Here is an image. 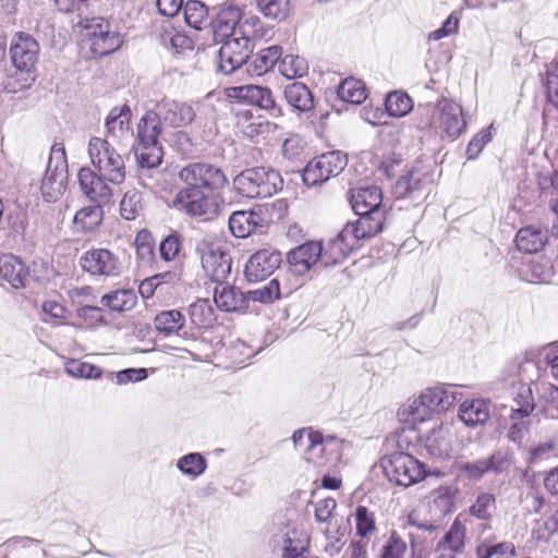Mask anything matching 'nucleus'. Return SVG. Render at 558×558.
<instances>
[{"label":"nucleus","instance_id":"obj_1","mask_svg":"<svg viewBox=\"0 0 558 558\" xmlns=\"http://www.w3.org/2000/svg\"><path fill=\"white\" fill-rule=\"evenodd\" d=\"M162 124L154 109L148 110L137 123L134 154L142 170L154 169L162 161L163 153L159 143Z\"/></svg>","mask_w":558,"mask_h":558},{"label":"nucleus","instance_id":"obj_2","mask_svg":"<svg viewBox=\"0 0 558 558\" xmlns=\"http://www.w3.org/2000/svg\"><path fill=\"white\" fill-rule=\"evenodd\" d=\"M463 398L460 388L456 385H440L427 388L413 399L407 407L414 421H425L435 413L449 410Z\"/></svg>","mask_w":558,"mask_h":558},{"label":"nucleus","instance_id":"obj_3","mask_svg":"<svg viewBox=\"0 0 558 558\" xmlns=\"http://www.w3.org/2000/svg\"><path fill=\"white\" fill-rule=\"evenodd\" d=\"M282 185L280 173L265 167L245 169L233 179L234 190L247 198L270 197L280 191Z\"/></svg>","mask_w":558,"mask_h":558},{"label":"nucleus","instance_id":"obj_4","mask_svg":"<svg viewBox=\"0 0 558 558\" xmlns=\"http://www.w3.org/2000/svg\"><path fill=\"white\" fill-rule=\"evenodd\" d=\"M88 156L98 173L112 184H121L126 175L123 157L105 138L94 136L88 142Z\"/></svg>","mask_w":558,"mask_h":558},{"label":"nucleus","instance_id":"obj_5","mask_svg":"<svg viewBox=\"0 0 558 558\" xmlns=\"http://www.w3.org/2000/svg\"><path fill=\"white\" fill-rule=\"evenodd\" d=\"M173 207L191 217L214 218L219 211V196L216 192L184 185L174 196Z\"/></svg>","mask_w":558,"mask_h":558},{"label":"nucleus","instance_id":"obj_6","mask_svg":"<svg viewBox=\"0 0 558 558\" xmlns=\"http://www.w3.org/2000/svg\"><path fill=\"white\" fill-rule=\"evenodd\" d=\"M381 468L390 482L403 487L418 483L427 474L422 462L404 452H395L384 458Z\"/></svg>","mask_w":558,"mask_h":558},{"label":"nucleus","instance_id":"obj_7","mask_svg":"<svg viewBox=\"0 0 558 558\" xmlns=\"http://www.w3.org/2000/svg\"><path fill=\"white\" fill-rule=\"evenodd\" d=\"M178 178L184 185L216 193L228 185L222 169L208 162L187 163L181 168Z\"/></svg>","mask_w":558,"mask_h":558},{"label":"nucleus","instance_id":"obj_8","mask_svg":"<svg viewBox=\"0 0 558 558\" xmlns=\"http://www.w3.org/2000/svg\"><path fill=\"white\" fill-rule=\"evenodd\" d=\"M68 182V162L65 150L53 145L41 181V194L47 202H56L65 191Z\"/></svg>","mask_w":558,"mask_h":558},{"label":"nucleus","instance_id":"obj_9","mask_svg":"<svg viewBox=\"0 0 558 558\" xmlns=\"http://www.w3.org/2000/svg\"><path fill=\"white\" fill-rule=\"evenodd\" d=\"M348 165L347 155L340 150L323 154L311 160L303 170L302 179L305 185L323 184L332 177L340 174Z\"/></svg>","mask_w":558,"mask_h":558},{"label":"nucleus","instance_id":"obj_10","mask_svg":"<svg viewBox=\"0 0 558 558\" xmlns=\"http://www.w3.org/2000/svg\"><path fill=\"white\" fill-rule=\"evenodd\" d=\"M201 255L202 268L206 277L215 282L226 281L231 272V257L221 245L207 239L201 240L196 245Z\"/></svg>","mask_w":558,"mask_h":558},{"label":"nucleus","instance_id":"obj_11","mask_svg":"<svg viewBox=\"0 0 558 558\" xmlns=\"http://www.w3.org/2000/svg\"><path fill=\"white\" fill-rule=\"evenodd\" d=\"M430 109L432 128L444 131L450 137H457L464 131L466 121L459 104L442 98Z\"/></svg>","mask_w":558,"mask_h":558},{"label":"nucleus","instance_id":"obj_12","mask_svg":"<svg viewBox=\"0 0 558 558\" xmlns=\"http://www.w3.org/2000/svg\"><path fill=\"white\" fill-rule=\"evenodd\" d=\"M9 53L15 70L33 74L39 57V44L32 35L19 32L11 39Z\"/></svg>","mask_w":558,"mask_h":558},{"label":"nucleus","instance_id":"obj_13","mask_svg":"<svg viewBox=\"0 0 558 558\" xmlns=\"http://www.w3.org/2000/svg\"><path fill=\"white\" fill-rule=\"evenodd\" d=\"M82 269L90 276L117 277L122 272V263L119 257L107 248H93L80 257Z\"/></svg>","mask_w":558,"mask_h":558},{"label":"nucleus","instance_id":"obj_14","mask_svg":"<svg viewBox=\"0 0 558 558\" xmlns=\"http://www.w3.org/2000/svg\"><path fill=\"white\" fill-rule=\"evenodd\" d=\"M430 183V174L427 171L413 167L397 180L392 187V194L396 198L420 202L428 194Z\"/></svg>","mask_w":558,"mask_h":558},{"label":"nucleus","instance_id":"obj_15","mask_svg":"<svg viewBox=\"0 0 558 558\" xmlns=\"http://www.w3.org/2000/svg\"><path fill=\"white\" fill-rule=\"evenodd\" d=\"M154 111L165 125L171 128L189 125L196 117L192 105L169 98H163L157 102Z\"/></svg>","mask_w":558,"mask_h":558},{"label":"nucleus","instance_id":"obj_16","mask_svg":"<svg viewBox=\"0 0 558 558\" xmlns=\"http://www.w3.org/2000/svg\"><path fill=\"white\" fill-rule=\"evenodd\" d=\"M228 96L239 100L247 101L258 106L270 113L272 117H281L282 110L276 104L272 93L267 87L257 85H242L228 89Z\"/></svg>","mask_w":558,"mask_h":558},{"label":"nucleus","instance_id":"obj_17","mask_svg":"<svg viewBox=\"0 0 558 558\" xmlns=\"http://www.w3.org/2000/svg\"><path fill=\"white\" fill-rule=\"evenodd\" d=\"M287 259L291 272L303 276L315 265H323V246L320 242L308 241L291 250Z\"/></svg>","mask_w":558,"mask_h":558},{"label":"nucleus","instance_id":"obj_18","mask_svg":"<svg viewBox=\"0 0 558 558\" xmlns=\"http://www.w3.org/2000/svg\"><path fill=\"white\" fill-rule=\"evenodd\" d=\"M281 262L280 252L268 248L259 250L246 262L245 277L251 282L264 280L280 266Z\"/></svg>","mask_w":558,"mask_h":558},{"label":"nucleus","instance_id":"obj_19","mask_svg":"<svg viewBox=\"0 0 558 558\" xmlns=\"http://www.w3.org/2000/svg\"><path fill=\"white\" fill-rule=\"evenodd\" d=\"M215 16L210 22L217 37L236 35L242 24V9L233 1L222 2L214 8Z\"/></svg>","mask_w":558,"mask_h":558},{"label":"nucleus","instance_id":"obj_20","mask_svg":"<svg viewBox=\"0 0 558 558\" xmlns=\"http://www.w3.org/2000/svg\"><path fill=\"white\" fill-rule=\"evenodd\" d=\"M529 393L532 403L525 402V416H527V408L531 412L545 413L546 416L558 418V388L550 385L533 384L529 387Z\"/></svg>","mask_w":558,"mask_h":558},{"label":"nucleus","instance_id":"obj_21","mask_svg":"<svg viewBox=\"0 0 558 558\" xmlns=\"http://www.w3.org/2000/svg\"><path fill=\"white\" fill-rule=\"evenodd\" d=\"M78 183L83 194L93 203L107 204L112 195L108 180L89 168L78 171Z\"/></svg>","mask_w":558,"mask_h":558},{"label":"nucleus","instance_id":"obj_22","mask_svg":"<svg viewBox=\"0 0 558 558\" xmlns=\"http://www.w3.org/2000/svg\"><path fill=\"white\" fill-rule=\"evenodd\" d=\"M259 24V19L256 16L244 20L242 24H240L236 35L220 37L223 40L222 46L233 49L234 51H245V56L248 57L253 50L254 39L262 36L260 28H257Z\"/></svg>","mask_w":558,"mask_h":558},{"label":"nucleus","instance_id":"obj_23","mask_svg":"<svg viewBox=\"0 0 558 558\" xmlns=\"http://www.w3.org/2000/svg\"><path fill=\"white\" fill-rule=\"evenodd\" d=\"M359 219L354 223H347L345 234H350L356 242L376 235L383 229L385 211L375 210L369 214H356Z\"/></svg>","mask_w":558,"mask_h":558},{"label":"nucleus","instance_id":"obj_24","mask_svg":"<svg viewBox=\"0 0 558 558\" xmlns=\"http://www.w3.org/2000/svg\"><path fill=\"white\" fill-rule=\"evenodd\" d=\"M28 276V269L23 262L14 255H4L0 257V284L13 289H20L25 286Z\"/></svg>","mask_w":558,"mask_h":558},{"label":"nucleus","instance_id":"obj_25","mask_svg":"<svg viewBox=\"0 0 558 558\" xmlns=\"http://www.w3.org/2000/svg\"><path fill=\"white\" fill-rule=\"evenodd\" d=\"M383 193L378 186L353 189L350 203L355 214H369L381 209Z\"/></svg>","mask_w":558,"mask_h":558},{"label":"nucleus","instance_id":"obj_26","mask_svg":"<svg viewBox=\"0 0 558 558\" xmlns=\"http://www.w3.org/2000/svg\"><path fill=\"white\" fill-rule=\"evenodd\" d=\"M355 244L356 241L350 234H345L344 227L335 239L329 241L325 248L323 247V265L329 267L341 263Z\"/></svg>","mask_w":558,"mask_h":558},{"label":"nucleus","instance_id":"obj_27","mask_svg":"<svg viewBox=\"0 0 558 558\" xmlns=\"http://www.w3.org/2000/svg\"><path fill=\"white\" fill-rule=\"evenodd\" d=\"M214 301L216 306L225 312H235L247 307L246 294L225 281L215 287Z\"/></svg>","mask_w":558,"mask_h":558},{"label":"nucleus","instance_id":"obj_28","mask_svg":"<svg viewBox=\"0 0 558 558\" xmlns=\"http://www.w3.org/2000/svg\"><path fill=\"white\" fill-rule=\"evenodd\" d=\"M508 461L507 453L497 451L487 459L463 463L460 471L471 480H478L485 473L501 471L508 464Z\"/></svg>","mask_w":558,"mask_h":558},{"label":"nucleus","instance_id":"obj_29","mask_svg":"<svg viewBox=\"0 0 558 558\" xmlns=\"http://www.w3.org/2000/svg\"><path fill=\"white\" fill-rule=\"evenodd\" d=\"M264 220L254 211H235L229 218V228L236 238L244 239L262 228Z\"/></svg>","mask_w":558,"mask_h":558},{"label":"nucleus","instance_id":"obj_30","mask_svg":"<svg viewBox=\"0 0 558 558\" xmlns=\"http://www.w3.org/2000/svg\"><path fill=\"white\" fill-rule=\"evenodd\" d=\"M489 403L483 399L464 401L459 409V418L468 426L475 427L489 418Z\"/></svg>","mask_w":558,"mask_h":558},{"label":"nucleus","instance_id":"obj_31","mask_svg":"<svg viewBox=\"0 0 558 558\" xmlns=\"http://www.w3.org/2000/svg\"><path fill=\"white\" fill-rule=\"evenodd\" d=\"M284 99L300 112H308L314 109V97L308 87L300 82L288 84L283 90Z\"/></svg>","mask_w":558,"mask_h":558},{"label":"nucleus","instance_id":"obj_32","mask_svg":"<svg viewBox=\"0 0 558 558\" xmlns=\"http://www.w3.org/2000/svg\"><path fill=\"white\" fill-rule=\"evenodd\" d=\"M426 448L432 456H449L451 452L450 427L441 424L438 427L433 428L426 436Z\"/></svg>","mask_w":558,"mask_h":558},{"label":"nucleus","instance_id":"obj_33","mask_svg":"<svg viewBox=\"0 0 558 558\" xmlns=\"http://www.w3.org/2000/svg\"><path fill=\"white\" fill-rule=\"evenodd\" d=\"M131 109L128 105L114 107L106 118L107 133L116 138L123 137L130 131Z\"/></svg>","mask_w":558,"mask_h":558},{"label":"nucleus","instance_id":"obj_34","mask_svg":"<svg viewBox=\"0 0 558 558\" xmlns=\"http://www.w3.org/2000/svg\"><path fill=\"white\" fill-rule=\"evenodd\" d=\"M102 205L94 203L77 210L73 218L76 229L82 232H92L98 228L104 219Z\"/></svg>","mask_w":558,"mask_h":558},{"label":"nucleus","instance_id":"obj_35","mask_svg":"<svg viewBox=\"0 0 558 558\" xmlns=\"http://www.w3.org/2000/svg\"><path fill=\"white\" fill-rule=\"evenodd\" d=\"M235 128L247 137H255L268 129V122L260 116H254L252 110H239L235 112Z\"/></svg>","mask_w":558,"mask_h":558},{"label":"nucleus","instance_id":"obj_36","mask_svg":"<svg viewBox=\"0 0 558 558\" xmlns=\"http://www.w3.org/2000/svg\"><path fill=\"white\" fill-rule=\"evenodd\" d=\"M465 547V526L456 520L449 531L437 544L436 550L460 554Z\"/></svg>","mask_w":558,"mask_h":558},{"label":"nucleus","instance_id":"obj_37","mask_svg":"<svg viewBox=\"0 0 558 558\" xmlns=\"http://www.w3.org/2000/svg\"><path fill=\"white\" fill-rule=\"evenodd\" d=\"M183 14H184V21L185 23L201 31L207 25L210 24L209 22V12L207 5L199 1V0H189L183 5Z\"/></svg>","mask_w":558,"mask_h":558},{"label":"nucleus","instance_id":"obj_38","mask_svg":"<svg viewBox=\"0 0 558 558\" xmlns=\"http://www.w3.org/2000/svg\"><path fill=\"white\" fill-rule=\"evenodd\" d=\"M100 302L111 311L126 312L136 305L137 296L133 290L123 289L102 295Z\"/></svg>","mask_w":558,"mask_h":558},{"label":"nucleus","instance_id":"obj_39","mask_svg":"<svg viewBox=\"0 0 558 558\" xmlns=\"http://www.w3.org/2000/svg\"><path fill=\"white\" fill-rule=\"evenodd\" d=\"M337 94L342 101L352 105H360L366 99L364 83L354 77L343 80L338 86Z\"/></svg>","mask_w":558,"mask_h":558},{"label":"nucleus","instance_id":"obj_40","mask_svg":"<svg viewBox=\"0 0 558 558\" xmlns=\"http://www.w3.org/2000/svg\"><path fill=\"white\" fill-rule=\"evenodd\" d=\"M184 322V316L177 310L162 311L154 319L155 328L165 336L178 333Z\"/></svg>","mask_w":558,"mask_h":558},{"label":"nucleus","instance_id":"obj_41","mask_svg":"<svg viewBox=\"0 0 558 558\" xmlns=\"http://www.w3.org/2000/svg\"><path fill=\"white\" fill-rule=\"evenodd\" d=\"M121 44V36L109 27L107 32L96 36L89 44V47L95 57H105L116 51Z\"/></svg>","mask_w":558,"mask_h":558},{"label":"nucleus","instance_id":"obj_42","mask_svg":"<svg viewBox=\"0 0 558 558\" xmlns=\"http://www.w3.org/2000/svg\"><path fill=\"white\" fill-rule=\"evenodd\" d=\"M144 209L143 196L140 191L132 187L126 190L120 202V215L125 220L136 219Z\"/></svg>","mask_w":558,"mask_h":558},{"label":"nucleus","instance_id":"obj_43","mask_svg":"<svg viewBox=\"0 0 558 558\" xmlns=\"http://www.w3.org/2000/svg\"><path fill=\"white\" fill-rule=\"evenodd\" d=\"M247 58L245 51H234L221 45L218 51V69L227 75L232 74L246 63Z\"/></svg>","mask_w":558,"mask_h":558},{"label":"nucleus","instance_id":"obj_44","mask_svg":"<svg viewBox=\"0 0 558 558\" xmlns=\"http://www.w3.org/2000/svg\"><path fill=\"white\" fill-rule=\"evenodd\" d=\"M281 54L282 49L277 45L259 50L252 61L254 73L256 75L267 73L276 63H279Z\"/></svg>","mask_w":558,"mask_h":558},{"label":"nucleus","instance_id":"obj_45","mask_svg":"<svg viewBox=\"0 0 558 558\" xmlns=\"http://www.w3.org/2000/svg\"><path fill=\"white\" fill-rule=\"evenodd\" d=\"M278 69L283 76L292 80L305 76L308 72V63L300 56L287 54L280 58Z\"/></svg>","mask_w":558,"mask_h":558},{"label":"nucleus","instance_id":"obj_46","mask_svg":"<svg viewBox=\"0 0 558 558\" xmlns=\"http://www.w3.org/2000/svg\"><path fill=\"white\" fill-rule=\"evenodd\" d=\"M190 319L197 328L209 327L215 322L214 310L206 299H199L189 308Z\"/></svg>","mask_w":558,"mask_h":558},{"label":"nucleus","instance_id":"obj_47","mask_svg":"<svg viewBox=\"0 0 558 558\" xmlns=\"http://www.w3.org/2000/svg\"><path fill=\"white\" fill-rule=\"evenodd\" d=\"M385 107L390 117L401 118L413 108V101L408 94L396 90L387 95Z\"/></svg>","mask_w":558,"mask_h":558},{"label":"nucleus","instance_id":"obj_48","mask_svg":"<svg viewBox=\"0 0 558 558\" xmlns=\"http://www.w3.org/2000/svg\"><path fill=\"white\" fill-rule=\"evenodd\" d=\"M207 463L205 458L197 452L183 456L177 462V468L185 475L193 478L202 475L206 470Z\"/></svg>","mask_w":558,"mask_h":558},{"label":"nucleus","instance_id":"obj_49","mask_svg":"<svg viewBox=\"0 0 558 558\" xmlns=\"http://www.w3.org/2000/svg\"><path fill=\"white\" fill-rule=\"evenodd\" d=\"M259 12L267 19L283 20L290 10V0H256Z\"/></svg>","mask_w":558,"mask_h":558},{"label":"nucleus","instance_id":"obj_50","mask_svg":"<svg viewBox=\"0 0 558 558\" xmlns=\"http://www.w3.org/2000/svg\"><path fill=\"white\" fill-rule=\"evenodd\" d=\"M280 298V284L277 278L271 279L267 284L246 293V300L260 303H271Z\"/></svg>","mask_w":558,"mask_h":558},{"label":"nucleus","instance_id":"obj_51","mask_svg":"<svg viewBox=\"0 0 558 558\" xmlns=\"http://www.w3.org/2000/svg\"><path fill=\"white\" fill-rule=\"evenodd\" d=\"M477 558H510L514 555V546L510 542L499 544L482 543L476 548Z\"/></svg>","mask_w":558,"mask_h":558},{"label":"nucleus","instance_id":"obj_52","mask_svg":"<svg viewBox=\"0 0 558 558\" xmlns=\"http://www.w3.org/2000/svg\"><path fill=\"white\" fill-rule=\"evenodd\" d=\"M522 396L519 392L514 398L519 407L511 410L510 418L512 420V423L507 432V438L515 444L518 448H521L523 440V423L521 422V418H523V405L518 400Z\"/></svg>","mask_w":558,"mask_h":558},{"label":"nucleus","instance_id":"obj_53","mask_svg":"<svg viewBox=\"0 0 558 558\" xmlns=\"http://www.w3.org/2000/svg\"><path fill=\"white\" fill-rule=\"evenodd\" d=\"M65 372L75 378H98L101 375V369L90 363L80 360H70L65 364Z\"/></svg>","mask_w":558,"mask_h":558},{"label":"nucleus","instance_id":"obj_54","mask_svg":"<svg viewBox=\"0 0 558 558\" xmlns=\"http://www.w3.org/2000/svg\"><path fill=\"white\" fill-rule=\"evenodd\" d=\"M34 81L32 73H23L14 69V73L5 76L2 86L5 92L15 94L31 87Z\"/></svg>","mask_w":558,"mask_h":558},{"label":"nucleus","instance_id":"obj_55","mask_svg":"<svg viewBox=\"0 0 558 558\" xmlns=\"http://www.w3.org/2000/svg\"><path fill=\"white\" fill-rule=\"evenodd\" d=\"M547 242V231L541 227L525 226V253L539 252Z\"/></svg>","mask_w":558,"mask_h":558},{"label":"nucleus","instance_id":"obj_56","mask_svg":"<svg viewBox=\"0 0 558 558\" xmlns=\"http://www.w3.org/2000/svg\"><path fill=\"white\" fill-rule=\"evenodd\" d=\"M356 533L361 537L372 535L375 530V517L366 507L359 506L355 510Z\"/></svg>","mask_w":558,"mask_h":558},{"label":"nucleus","instance_id":"obj_57","mask_svg":"<svg viewBox=\"0 0 558 558\" xmlns=\"http://www.w3.org/2000/svg\"><path fill=\"white\" fill-rule=\"evenodd\" d=\"M78 24L84 32V37L89 41V44L96 38V36L107 32L110 27L108 21L100 16L86 17L81 20Z\"/></svg>","mask_w":558,"mask_h":558},{"label":"nucleus","instance_id":"obj_58","mask_svg":"<svg viewBox=\"0 0 558 558\" xmlns=\"http://www.w3.org/2000/svg\"><path fill=\"white\" fill-rule=\"evenodd\" d=\"M345 544L347 535L344 529L337 527L335 531L330 529L326 530L325 551L329 556L333 557L339 555Z\"/></svg>","mask_w":558,"mask_h":558},{"label":"nucleus","instance_id":"obj_59","mask_svg":"<svg viewBox=\"0 0 558 558\" xmlns=\"http://www.w3.org/2000/svg\"><path fill=\"white\" fill-rule=\"evenodd\" d=\"M557 532V523L553 521V518L536 520L532 525L531 536L536 542L546 543Z\"/></svg>","mask_w":558,"mask_h":558},{"label":"nucleus","instance_id":"obj_60","mask_svg":"<svg viewBox=\"0 0 558 558\" xmlns=\"http://www.w3.org/2000/svg\"><path fill=\"white\" fill-rule=\"evenodd\" d=\"M495 509V498L490 494H482L477 497L476 501L470 508V513L480 520H487L490 518Z\"/></svg>","mask_w":558,"mask_h":558},{"label":"nucleus","instance_id":"obj_61","mask_svg":"<svg viewBox=\"0 0 558 558\" xmlns=\"http://www.w3.org/2000/svg\"><path fill=\"white\" fill-rule=\"evenodd\" d=\"M405 550V542L393 533L383 546L379 558H403Z\"/></svg>","mask_w":558,"mask_h":558},{"label":"nucleus","instance_id":"obj_62","mask_svg":"<svg viewBox=\"0 0 558 558\" xmlns=\"http://www.w3.org/2000/svg\"><path fill=\"white\" fill-rule=\"evenodd\" d=\"M135 248L137 257L148 263L154 256V243L148 232H140L135 239Z\"/></svg>","mask_w":558,"mask_h":558},{"label":"nucleus","instance_id":"obj_63","mask_svg":"<svg viewBox=\"0 0 558 558\" xmlns=\"http://www.w3.org/2000/svg\"><path fill=\"white\" fill-rule=\"evenodd\" d=\"M319 438V432L312 430L311 428H302L293 433L292 440L295 448L301 449L306 452V447H312L315 449V444H317V439Z\"/></svg>","mask_w":558,"mask_h":558},{"label":"nucleus","instance_id":"obj_64","mask_svg":"<svg viewBox=\"0 0 558 558\" xmlns=\"http://www.w3.org/2000/svg\"><path fill=\"white\" fill-rule=\"evenodd\" d=\"M531 281H546L551 275V266L548 259H532L530 263Z\"/></svg>","mask_w":558,"mask_h":558}]
</instances>
